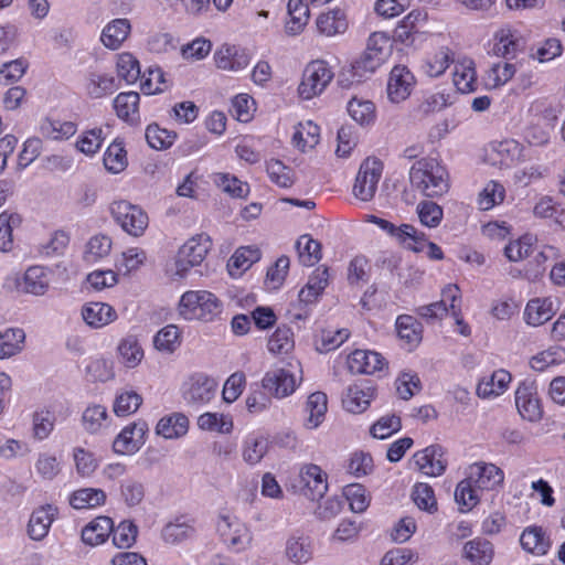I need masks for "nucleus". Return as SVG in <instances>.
<instances>
[{
	"mask_svg": "<svg viewBox=\"0 0 565 565\" xmlns=\"http://www.w3.org/2000/svg\"><path fill=\"white\" fill-rule=\"evenodd\" d=\"M269 353L275 356L290 354L295 349V334L290 327L279 326L269 335L267 341Z\"/></svg>",
	"mask_w": 565,
	"mask_h": 565,
	"instance_id": "obj_43",
	"label": "nucleus"
},
{
	"mask_svg": "<svg viewBox=\"0 0 565 565\" xmlns=\"http://www.w3.org/2000/svg\"><path fill=\"white\" fill-rule=\"evenodd\" d=\"M120 362L127 367H136L143 359V349L135 335H127L118 345Z\"/></svg>",
	"mask_w": 565,
	"mask_h": 565,
	"instance_id": "obj_55",
	"label": "nucleus"
},
{
	"mask_svg": "<svg viewBox=\"0 0 565 565\" xmlns=\"http://www.w3.org/2000/svg\"><path fill=\"white\" fill-rule=\"evenodd\" d=\"M299 491L311 500H319L328 491V475L315 463L300 466Z\"/></svg>",
	"mask_w": 565,
	"mask_h": 565,
	"instance_id": "obj_14",
	"label": "nucleus"
},
{
	"mask_svg": "<svg viewBox=\"0 0 565 565\" xmlns=\"http://www.w3.org/2000/svg\"><path fill=\"white\" fill-rule=\"evenodd\" d=\"M292 141L301 151L315 148L320 141V127L311 120L299 122L295 129Z\"/></svg>",
	"mask_w": 565,
	"mask_h": 565,
	"instance_id": "obj_53",
	"label": "nucleus"
},
{
	"mask_svg": "<svg viewBox=\"0 0 565 565\" xmlns=\"http://www.w3.org/2000/svg\"><path fill=\"white\" fill-rule=\"evenodd\" d=\"M343 495L349 502L351 511L355 513L364 512L371 503V495L361 483L347 484L343 488Z\"/></svg>",
	"mask_w": 565,
	"mask_h": 565,
	"instance_id": "obj_60",
	"label": "nucleus"
},
{
	"mask_svg": "<svg viewBox=\"0 0 565 565\" xmlns=\"http://www.w3.org/2000/svg\"><path fill=\"white\" fill-rule=\"evenodd\" d=\"M57 515V508L52 504L41 505L35 509L29 520L28 533L32 540L44 539Z\"/></svg>",
	"mask_w": 565,
	"mask_h": 565,
	"instance_id": "obj_26",
	"label": "nucleus"
},
{
	"mask_svg": "<svg viewBox=\"0 0 565 565\" xmlns=\"http://www.w3.org/2000/svg\"><path fill=\"white\" fill-rule=\"evenodd\" d=\"M452 83L462 94L473 93L478 89V76L473 60L465 57L455 63Z\"/></svg>",
	"mask_w": 565,
	"mask_h": 565,
	"instance_id": "obj_27",
	"label": "nucleus"
},
{
	"mask_svg": "<svg viewBox=\"0 0 565 565\" xmlns=\"http://www.w3.org/2000/svg\"><path fill=\"white\" fill-rule=\"evenodd\" d=\"M414 463L417 469L428 477L441 476L447 467L443 448L439 445H431L414 455Z\"/></svg>",
	"mask_w": 565,
	"mask_h": 565,
	"instance_id": "obj_20",
	"label": "nucleus"
},
{
	"mask_svg": "<svg viewBox=\"0 0 565 565\" xmlns=\"http://www.w3.org/2000/svg\"><path fill=\"white\" fill-rule=\"evenodd\" d=\"M416 79L413 73L404 65H395L388 76L387 96L391 102L399 103L412 94Z\"/></svg>",
	"mask_w": 565,
	"mask_h": 565,
	"instance_id": "obj_18",
	"label": "nucleus"
},
{
	"mask_svg": "<svg viewBox=\"0 0 565 565\" xmlns=\"http://www.w3.org/2000/svg\"><path fill=\"white\" fill-rule=\"evenodd\" d=\"M451 62L450 50L448 47H440L427 54L422 68L429 77H438L446 72Z\"/></svg>",
	"mask_w": 565,
	"mask_h": 565,
	"instance_id": "obj_52",
	"label": "nucleus"
},
{
	"mask_svg": "<svg viewBox=\"0 0 565 565\" xmlns=\"http://www.w3.org/2000/svg\"><path fill=\"white\" fill-rule=\"evenodd\" d=\"M178 311L185 320L212 321L222 312V302L209 290H188L179 300Z\"/></svg>",
	"mask_w": 565,
	"mask_h": 565,
	"instance_id": "obj_3",
	"label": "nucleus"
},
{
	"mask_svg": "<svg viewBox=\"0 0 565 565\" xmlns=\"http://www.w3.org/2000/svg\"><path fill=\"white\" fill-rule=\"evenodd\" d=\"M107 494L99 488H79L68 494V503L75 510H90L103 507Z\"/></svg>",
	"mask_w": 565,
	"mask_h": 565,
	"instance_id": "obj_32",
	"label": "nucleus"
},
{
	"mask_svg": "<svg viewBox=\"0 0 565 565\" xmlns=\"http://www.w3.org/2000/svg\"><path fill=\"white\" fill-rule=\"evenodd\" d=\"M505 198V186L498 180H490L477 194L476 204L479 211L487 212L501 205Z\"/></svg>",
	"mask_w": 565,
	"mask_h": 565,
	"instance_id": "obj_36",
	"label": "nucleus"
},
{
	"mask_svg": "<svg viewBox=\"0 0 565 565\" xmlns=\"http://www.w3.org/2000/svg\"><path fill=\"white\" fill-rule=\"evenodd\" d=\"M376 396V387L369 381H362L350 385L342 399L344 408L353 414L366 411Z\"/></svg>",
	"mask_w": 565,
	"mask_h": 565,
	"instance_id": "obj_17",
	"label": "nucleus"
},
{
	"mask_svg": "<svg viewBox=\"0 0 565 565\" xmlns=\"http://www.w3.org/2000/svg\"><path fill=\"white\" fill-rule=\"evenodd\" d=\"M316 28L320 35L327 38L343 34L349 28L348 15L343 9H329L317 17Z\"/></svg>",
	"mask_w": 565,
	"mask_h": 565,
	"instance_id": "obj_24",
	"label": "nucleus"
},
{
	"mask_svg": "<svg viewBox=\"0 0 565 565\" xmlns=\"http://www.w3.org/2000/svg\"><path fill=\"white\" fill-rule=\"evenodd\" d=\"M312 555L311 544L303 535H291L286 543V556L294 563H307Z\"/></svg>",
	"mask_w": 565,
	"mask_h": 565,
	"instance_id": "obj_59",
	"label": "nucleus"
},
{
	"mask_svg": "<svg viewBox=\"0 0 565 565\" xmlns=\"http://www.w3.org/2000/svg\"><path fill=\"white\" fill-rule=\"evenodd\" d=\"M393 53V40L386 32H373L370 34L366 47L356 61V68L363 72L374 73L388 61Z\"/></svg>",
	"mask_w": 565,
	"mask_h": 565,
	"instance_id": "obj_7",
	"label": "nucleus"
},
{
	"mask_svg": "<svg viewBox=\"0 0 565 565\" xmlns=\"http://www.w3.org/2000/svg\"><path fill=\"white\" fill-rule=\"evenodd\" d=\"M416 212L422 225L436 228L444 218L443 207L434 201L424 200L417 204Z\"/></svg>",
	"mask_w": 565,
	"mask_h": 565,
	"instance_id": "obj_62",
	"label": "nucleus"
},
{
	"mask_svg": "<svg viewBox=\"0 0 565 565\" xmlns=\"http://www.w3.org/2000/svg\"><path fill=\"white\" fill-rule=\"evenodd\" d=\"M198 426L205 431L231 434L234 423L230 414L206 412L198 417Z\"/></svg>",
	"mask_w": 565,
	"mask_h": 565,
	"instance_id": "obj_51",
	"label": "nucleus"
},
{
	"mask_svg": "<svg viewBox=\"0 0 565 565\" xmlns=\"http://www.w3.org/2000/svg\"><path fill=\"white\" fill-rule=\"evenodd\" d=\"M397 335L408 350L416 348L422 341L423 328L413 316L401 315L396 319Z\"/></svg>",
	"mask_w": 565,
	"mask_h": 565,
	"instance_id": "obj_40",
	"label": "nucleus"
},
{
	"mask_svg": "<svg viewBox=\"0 0 565 565\" xmlns=\"http://www.w3.org/2000/svg\"><path fill=\"white\" fill-rule=\"evenodd\" d=\"M520 544L526 553L534 556H544L552 547V540L542 526L529 525L520 535Z\"/></svg>",
	"mask_w": 565,
	"mask_h": 565,
	"instance_id": "obj_23",
	"label": "nucleus"
},
{
	"mask_svg": "<svg viewBox=\"0 0 565 565\" xmlns=\"http://www.w3.org/2000/svg\"><path fill=\"white\" fill-rule=\"evenodd\" d=\"M262 386L269 395L284 398L296 391L297 382L291 372L285 369H275L265 373Z\"/></svg>",
	"mask_w": 565,
	"mask_h": 565,
	"instance_id": "obj_19",
	"label": "nucleus"
},
{
	"mask_svg": "<svg viewBox=\"0 0 565 565\" xmlns=\"http://www.w3.org/2000/svg\"><path fill=\"white\" fill-rule=\"evenodd\" d=\"M522 47V38L510 25L498 29L492 36V53L504 58H514Z\"/></svg>",
	"mask_w": 565,
	"mask_h": 565,
	"instance_id": "obj_21",
	"label": "nucleus"
},
{
	"mask_svg": "<svg viewBox=\"0 0 565 565\" xmlns=\"http://www.w3.org/2000/svg\"><path fill=\"white\" fill-rule=\"evenodd\" d=\"M554 307L551 298L531 299L524 310V320L530 326H542L554 316Z\"/></svg>",
	"mask_w": 565,
	"mask_h": 565,
	"instance_id": "obj_38",
	"label": "nucleus"
},
{
	"mask_svg": "<svg viewBox=\"0 0 565 565\" xmlns=\"http://www.w3.org/2000/svg\"><path fill=\"white\" fill-rule=\"evenodd\" d=\"M214 62L220 70L238 72L249 65L250 56L244 49L236 45L224 44L215 51Z\"/></svg>",
	"mask_w": 565,
	"mask_h": 565,
	"instance_id": "obj_22",
	"label": "nucleus"
},
{
	"mask_svg": "<svg viewBox=\"0 0 565 565\" xmlns=\"http://www.w3.org/2000/svg\"><path fill=\"white\" fill-rule=\"evenodd\" d=\"M533 214L540 218L553 220L561 227H565V209L548 195L539 200L533 207Z\"/></svg>",
	"mask_w": 565,
	"mask_h": 565,
	"instance_id": "obj_56",
	"label": "nucleus"
},
{
	"mask_svg": "<svg viewBox=\"0 0 565 565\" xmlns=\"http://www.w3.org/2000/svg\"><path fill=\"white\" fill-rule=\"evenodd\" d=\"M515 71V65L512 63H493L484 74V84L488 88L503 86L514 76Z\"/></svg>",
	"mask_w": 565,
	"mask_h": 565,
	"instance_id": "obj_57",
	"label": "nucleus"
},
{
	"mask_svg": "<svg viewBox=\"0 0 565 565\" xmlns=\"http://www.w3.org/2000/svg\"><path fill=\"white\" fill-rule=\"evenodd\" d=\"M189 430V419L181 413H173L162 417L156 427L158 435L167 438H179L184 436Z\"/></svg>",
	"mask_w": 565,
	"mask_h": 565,
	"instance_id": "obj_46",
	"label": "nucleus"
},
{
	"mask_svg": "<svg viewBox=\"0 0 565 565\" xmlns=\"http://www.w3.org/2000/svg\"><path fill=\"white\" fill-rule=\"evenodd\" d=\"M565 363V348L561 345H552L548 349L534 355L530 365L534 371L544 372L551 366Z\"/></svg>",
	"mask_w": 565,
	"mask_h": 565,
	"instance_id": "obj_54",
	"label": "nucleus"
},
{
	"mask_svg": "<svg viewBox=\"0 0 565 565\" xmlns=\"http://www.w3.org/2000/svg\"><path fill=\"white\" fill-rule=\"evenodd\" d=\"M347 109L350 117L360 126H372L376 120V107L370 99L354 96L349 100Z\"/></svg>",
	"mask_w": 565,
	"mask_h": 565,
	"instance_id": "obj_42",
	"label": "nucleus"
},
{
	"mask_svg": "<svg viewBox=\"0 0 565 565\" xmlns=\"http://www.w3.org/2000/svg\"><path fill=\"white\" fill-rule=\"evenodd\" d=\"M515 405L522 418L536 422L542 418L543 408L533 381H523L515 391Z\"/></svg>",
	"mask_w": 565,
	"mask_h": 565,
	"instance_id": "obj_15",
	"label": "nucleus"
},
{
	"mask_svg": "<svg viewBox=\"0 0 565 565\" xmlns=\"http://www.w3.org/2000/svg\"><path fill=\"white\" fill-rule=\"evenodd\" d=\"M105 169L111 173H120L128 166L127 150L125 148V141L120 138H116L106 148L103 157Z\"/></svg>",
	"mask_w": 565,
	"mask_h": 565,
	"instance_id": "obj_45",
	"label": "nucleus"
},
{
	"mask_svg": "<svg viewBox=\"0 0 565 565\" xmlns=\"http://www.w3.org/2000/svg\"><path fill=\"white\" fill-rule=\"evenodd\" d=\"M334 78V72L330 64L321 58L310 61L303 68L301 81L298 85L299 97L310 100L320 96Z\"/></svg>",
	"mask_w": 565,
	"mask_h": 565,
	"instance_id": "obj_4",
	"label": "nucleus"
},
{
	"mask_svg": "<svg viewBox=\"0 0 565 565\" xmlns=\"http://www.w3.org/2000/svg\"><path fill=\"white\" fill-rule=\"evenodd\" d=\"M288 20L285 24L286 33L289 35L300 34L308 24L310 11L303 0H288Z\"/></svg>",
	"mask_w": 565,
	"mask_h": 565,
	"instance_id": "obj_39",
	"label": "nucleus"
},
{
	"mask_svg": "<svg viewBox=\"0 0 565 565\" xmlns=\"http://www.w3.org/2000/svg\"><path fill=\"white\" fill-rule=\"evenodd\" d=\"M524 146L514 139H505L494 146L499 157L498 163L502 167H512L525 161Z\"/></svg>",
	"mask_w": 565,
	"mask_h": 565,
	"instance_id": "obj_47",
	"label": "nucleus"
},
{
	"mask_svg": "<svg viewBox=\"0 0 565 565\" xmlns=\"http://www.w3.org/2000/svg\"><path fill=\"white\" fill-rule=\"evenodd\" d=\"M413 188L427 198H440L450 189V177L444 164L434 158L417 160L409 170Z\"/></svg>",
	"mask_w": 565,
	"mask_h": 565,
	"instance_id": "obj_2",
	"label": "nucleus"
},
{
	"mask_svg": "<svg viewBox=\"0 0 565 565\" xmlns=\"http://www.w3.org/2000/svg\"><path fill=\"white\" fill-rule=\"evenodd\" d=\"M148 426L145 422L127 425L121 429L113 443V449L119 455H132L137 452L145 443Z\"/></svg>",
	"mask_w": 565,
	"mask_h": 565,
	"instance_id": "obj_16",
	"label": "nucleus"
},
{
	"mask_svg": "<svg viewBox=\"0 0 565 565\" xmlns=\"http://www.w3.org/2000/svg\"><path fill=\"white\" fill-rule=\"evenodd\" d=\"M428 23V13L422 9H414L397 21L392 32V40L397 44L412 46L425 33Z\"/></svg>",
	"mask_w": 565,
	"mask_h": 565,
	"instance_id": "obj_10",
	"label": "nucleus"
},
{
	"mask_svg": "<svg viewBox=\"0 0 565 565\" xmlns=\"http://www.w3.org/2000/svg\"><path fill=\"white\" fill-rule=\"evenodd\" d=\"M18 286L23 292L42 296L50 286L49 271L42 266H30Z\"/></svg>",
	"mask_w": 565,
	"mask_h": 565,
	"instance_id": "obj_34",
	"label": "nucleus"
},
{
	"mask_svg": "<svg viewBox=\"0 0 565 565\" xmlns=\"http://www.w3.org/2000/svg\"><path fill=\"white\" fill-rule=\"evenodd\" d=\"M512 375L504 369L493 371L489 376L482 377L477 385V394L482 398L498 397L508 391Z\"/></svg>",
	"mask_w": 565,
	"mask_h": 565,
	"instance_id": "obj_29",
	"label": "nucleus"
},
{
	"mask_svg": "<svg viewBox=\"0 0 565 565\" xmlns=\"http://www.w3.org/2000/svg\"><path fill=\"white\" fill-rule=\"evenodd\" d=\"M25 333L21 328L0 331V359H9L23 350Z\"/></svg>",
	"mask_w": 565,
	"mask_h": 565,
	"instance_id": "obj_48",
	"label": "nucleus"
},
{
	"mask_svg": "<svg viewBox=\"0 0 565 565\" xmlns=\"http://www.w3.org/2000/svg\"><path fill=\"white\" fill-rule=\"evenodd\" d=\"M504 482V472L493 463L483 461L470 466L465 479L458 482L455 500L461 512H470L488 492H498Z\"/></svg>",
	"mask_w": 565,
	"mask_h": 565,
	"instance_id": "obj_1",
	"label": "nucleus"
},
{
	"mask_svg": "<svg viewBox=\"0 0 565 565\" xmlns=\"http://www.w3.org/2000/svg\"><path fill=\"white\" fill-rule=\"evenodd\" d=\"M213 241L206 233H199L180 246L175 256V273L184 277L193 267L201 266L212 250Z\"/></svg>",
	"mask_w": 565,
	"mask_h": 565,
	"instance_id": "obj_5",
	"label": "nucleus"
},
{
	"mask_svg": "<svg viewBox=\"0 0 565 565\" xmlns=\"http://www.w3.org/2000/svg\"><path fill=\"white\" fill-rule=\"evenodd\" d=\"M328 409V397L323 392H315L307 398L305 412L308 414L305 426L309 429L317 428L324 419Z\"/></svg>",
	"mask_w": 565,
	"mask_h": 565,
	"instance_id": "obj_44",
	"label": "nucleus"
},
{
	"mask_svg": "<svg viewBox=\"0 0 565 565\" xmlns=\"http://www.w3.org/2000/svg\"><path fill=\"white\" fill-rule=\"evenodd\" d=\"M109 212L115 223L130 236L140 237L148 228L149 216L147 212L129 201H114L109 206Z\"/></svg>",
	"mask_w": 565,
	"mask_h": 565,
	"instance_id": "obj_6",
	"label": "nucleus"
},
{
	"mask_svg": "<svg viewBox=\"0 0 565 565\" xmlns=\"http://www.w3.org/2000/svg\"><path fill=\"white\" fill-rule=\"evenodd\" d=\"M86 94L92 98H103L117 89V83L113 75L90 72L84 84Z\"/></svg>",
	"mask_w": 565,
	"mask_h": 565,
	"instance_id": "obj_41",
	"label": "nucleus"
},
{
	"mask_svg": "<svg viewBox=\"0 0 565 565\" xmlns=\"http://www.w3.org/2000/svg\"><path fill=\"white\" fill-rule=\"evenodd\" d=\"M217 386L214 377L203 372H195L183 382L181 393L188 405L202 406L213 399Z\"/></svg>",
	"mask_w": 565,
	"mask_h": 565,
	"instance_id": "obj_8",
	"label": "nucleus"
},
{
	"mask_svg": "<svg viewBox=\"0 0 565 565\" xmlns=\"http://www.w3.org/2000/svg\"><path fill=\"white\" fill-rule=\"evenodd\" d=\"M298 259L303 266L316 265L322 258V247L320 242L313 239L311 235H301L296 243Z\"/></svg>",
	"mask_w": 565,
	"mask_h": 565,
	"instance_id": "obj_49",
	"label": "nucleus"
},
{
	"mask_svg": "<svg viewBox=\"0 0 565 565\" xmlns=\"http://www.w3.org/2000/svg\"><path fill=\"white\" fill-rule=\"evenodd\" d=\"M117 75L127 84H134L140 77V64L131 53L124 52L117 58Z\"/></svg>",
	"mask_w": 565,
	"mask_h": 565,
	"instance_id": "obj_63",
	"label": "nucleus"
},
{
	"mask_svg": "<svg viewBox=\"0 0 565 565\" xmlns=\"http://www.w3.org/2000/svg\"><path fill=\"white\" fill-rule=\"evenodd\" d=\"M268 450L267 438L258 434H249L243 441L242 456L246 463H258Z\"/></svg>",
	"mask_w": 565,
	"mask_h": 565,
	"instance_id": "obj_50",
	"label": "nucleus"
},
{
	"mask_svg": "<svg viewBox=\"0 0 565 565\" xmlns=\"http://www.w3.org/2000/svg\"><path fill=\"white\" fill-rule=\"evenodd\" d=\"M146 139L151 148L156 150H164L174 143L177 132L162 128L158 124H151L148 125L146 129Z\"/></svg>",
	"mask_w": 565,
	"mask_h": 565,
	"instance_id": "obj_61",
	"label": "nucleus"
},
{
	"mask_svg": "<svg viewBox=\"0 0 565 565\" xmlns=\"http://www.w3.org/2000/svg\"><path fill=\"white\" fill-rule=\"evenodd\" d=\"M194 534L193 523L183 516L168 523L162 530V539L170 544H178Z\"/></svg>",
	"mask_w": 565,
	"mask_h": 565,
	"instance_id": "obj_58",
	"label": "nucleus"
},
{
	"mask_svg": "<svg viewBox=\"0 0 565 565\" xmlns=\"http://www.w3.org/2000/svg\"><path fill=\"white\" fill-rule=\"evenodd\" d=\"M370 221L386 232L390 236L394 237L404 248L415 253H420L423 250L425 233L418 231L414 225L402 224L396 226L392 222L375 215H371Z\"/></svg>",
	"mask_w": 565,
	"mask_h": 565,
	"instance_id": "obj_11",
	"label": "nucleus"
},
{
	"mask_svg": "<svg viewBox=\"0 0 565 565\" xmlns=\"http://www.w3.org/2000/svg\"><path fill=\"white\" fill-rule=\"evenodd\" d=\"M383 173V162L375 158H366L360 166L353 184V194L363 202L371 201L376 191Z\"/></svg>",
	"mask_w": 565,
	"mask_h": 565,
	"instance_id": "obj_9",
	"label": "nucleus"
},
{
	"mask_svg": "<svg viewBox=\"0 0 565 565\" xmlns=\"http://www.w3.org/2000/svg\"><path fill=\"white\" fill-rule=\"evenodd\" d=\"M329 278L328 267H317L309 276L307 284L300 289L299 300L307 305L316 302L329 285Z\"/></svg>",
	"mask_w": 565,
	"mask_h": 565,
	"instance_id": "obj_31",
	"label": "nucleus"
},
{
	"mask_svg": "<svg viewBox=\"0 0 565 565\" xmlns=\"http://www.w3.org/2000/svg\"><path fill=\"white\" fill-rule=\"evenodd\" d=\"M463 557L472 565H490L494 557V546L486 539L475 537L465 543Z\"/></svg>",
	"mask_w": 565,
	"mask_h": 565,
	"instance_id": "obj_33",
	"label": "nucleus"
},
{
	"mask_svg": "<svg viewBox=\"0 0 565 565\" xmlns=\"http://www.w3.org/2000/svg\"><path fill=\"white\" fill-rule=\"evenodd\" d=\"M345 364L348 371L355 375H374L388 370L387 360L373 350H353L347 355Z\"/></svg>",
	"mask_w": 565,
	"mask_h": 565,
	"instance_id": "obj_13",
	"label": "nucleus"
},
{
	"mask_svg": "<svg viewBox=\"0 0 565 565\" xmlns=\"http://www.w3.org/2000/svg\"><path fill=\"white\" fill-rule=\"evenodd\" d=\"M113 530V519L106 515H98L82 529L81 539L88 546H97L108 540Z\"/></svg>",
	"mask_w": 565,
	"mask_h": 565,
	"instance_id": "obj_25",
	"label": "nucleus"
},
{
	"mask_svg": "<svg viewBox=\"0 0 565 565\" xmlns=\"http://www.w3.org/2000/svg\"><path fill=\"white\" fill-rule=\"evenodd\" d=\"M40 135L49 140L63 141L73 137L77 131V124L72 120H62L52 116L43 118L39 127Z\"/></svg>",
	"mask_w": 565,
	"mask_h": 565,
	"instance_id": "obj_30",
	"label": "nucleus"
},
{
	"mask_svg": "<svg viewBox=\"0 0 565 565\" xmlns=\"http://www.w3.org/2000/svg\"><path fill=\"white\" fill-rule=\"evenodd\" d=\"M140 95L137 92H121L113 100V107L119 119L136 125L140 121Z\"/></svg>",
	"mask_w": 565,
	"mask_h": 565,
	"instance_id": "obj_28",
	"label": "nucleus"
},
{
	"mask_svg": "<svg viewBox=\"0 0 565 565\" xmlns=\"http://www.w3.org/2000/svg\"><path fill=\"white\" fill-rule=\"evenodd\" d=\"M222 542L233 552H243L252 543L253 536L245 523L237 518L222 516L217 522Z\"/></svg>",
	"mask_w": 565,
	"mask_h": 565,
	"instance_id": "obj_12",
	"label": "nucleus"
},
{
	"mask_svg": "<svg viewBox=\"0 0 565 565\" xmlns=\"http://www.w3.org/2000/svg\"><path fill=\"white\" fill-rule=\"evenodd\" d=\"M131 32L128 19H115L107 23L100 34L102 43L109 50H118Z\"/></svg>",
	"mask_w": 565,
	"mask_h": 565,
	"instance_id": "obj_35",
	"label": "nucleus"
},
{
	"mask_svg": "<svg viewBox=\"0 0 565 565\" xmlns=\"http://www.w3.org/2000/svg\"><path fill=\"white\" fill-rule=\"evenodd\" d=\"M82 316L85 322L94 328H102L117 318L116 310L105 302H89L83 310Z\"/></svg>",
	"mask_w": 565,
	"mask_h": 565,
	"instance_id": "obj_37",
	"label": "nucleus"
},
{
	"mask_svg": "<svg viewBox=\"0 0 565 565\" xmlns=\"http://www.w3.org/2000/svg\"><path fill=\"white\" fill-rule=\"evenodd\" d=\"M266 171L269 180L280 188H289L294 184L292 169L280 160H268L266 162Z\"/></svg>",
	"mask_w": 565,
	"mask_h": 565,
	"instance_id": "obj_64",
	"label": "nucleus"
}]
</instances>
